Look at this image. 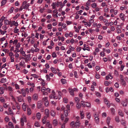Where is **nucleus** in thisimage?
Here are the masks:
<instances>
[{
  "label": "nucleus",
  "mask_w": 128,
  "mask_h": 128,
  "mask_svg": "<svg viewBox=\"0 0 128 128\" xmlns=\"http://www.w3.org/2000/svg\"><path fill=\"white\" fill-rule=\"evenodd\" d=\"M12 24L16 27L18 25V24L17 22H16L15 21H13L12 22Z\"/></svg>",
  "instance_id": "obj_36"
},
{
  "label": "nucleus",
  "mask_w": 128,
  "mask_h": 128,
  "mask_svg": "<svg viewBox=\"0 0 128 128\" xmlns=\"http://www.w3.org/2000/svg\"><path fill=\"white\" fill-rule=\"evenodd\" d=\"M49 97L50 98H54L57 99V97L56 96L55 92L54 90L52 91V94L49 96Z\"/></svg>",
  "instance_id": "obj_6"
},
{
  "label": "nucleus",
  "mask_w": 128,
  "mask_h": 128,
  "mask_svg": "<svg viewBox=\"0 0 128 128\" xmlns=\"http://www.w3.org/2000/svg\"><path fill=\"white\" fill-rule=\"evenodd\" d=\"M30 6L29 3H28L26 1H25L23 2L22 6L24 9H27Z\"/></svg>",
  "instance_id": "obj_2"
},
{
  "label": "nucleus",
  "mask_w": 128,
  "mask_h": 128,
  "mask_svg": "<svg viewBox=\"0 0 128 128\" xmlns=\"http://www.w3.org/2000/svg\"><path fill=\"white\" fill-rule=\"evenodd\" d=\"M74 100L76 102V103H79L80 102V99L79 98L77 97H75Z\"/></svg>",
  "instance_id": "obj_39"
},
{
  "label": "nucleus",
  "mask_w": 128,
  "mask_h": 128,
  "mask_svg": "<svg viewBox=\"0 0 128 128\" xmlns=\"http://www.w3.org/2000/svg\"><path fill=\"white\" fill-rule=\"evenodd\" d=\"M97 79H99L100 78V76L98 74H96L95 75Z\"/></svg>",
  "instance_id": "obj_62"
},
{
  "label": "nucleus",
  "mask_w": 128,
  "mask_h": 128,
  "mask_svg": "<svg viewBox=\"0 0 128 128\" xmlns=\"http://www.w3.org/2000/svg\"><path fill=\"white\" fill-rule=\"evenodd\" d=\"M7 89L9 91L10 95L13 94L14 91L12 87L10 86H8V87Z\"/></svg>",
  "instance_id": "obj_7"
},
{
  "label": "nucleus",
  "mask_w": 128,
  "mask_h": 128,
  "mask_svg": "<svg viewBox=\"0 0 128 128\" xmlns=\"http://www.w3.org/2000/svg\"><path fill=\"white\" fill-rule=\"evenodd\" d=\"M58 121L57 120L54 119L53 120L52 124L54 126H57L58 124Z\"/></svg>",
  "instance_id": "obj_10"
},
{
  "label": "nucleus",
  "mask_w": 128,
  "mask_h": 128,
  "mask_svg": "<svg viewBox=\"0 0 128 128\" xmlns=\"http://www.w3.org/2000/svg\"><path fill=\"white\" fill-rule=\"evenodd\" d=\"M81 105L79 104V103H77V104H76V107L78 109H79L81 107Z\"/></svg>",
  "instance_id": "obj_52"
},
{
  "label": "nucleus",
  "mask_w": 128,
  "mask_h": 128,
  "mask_svg": "<svg viewBox=\"0 0 128 128\" xmlns=\"http://www.w3.org/2000/svg\"><path fill=\"white\" fill-rule=\"evenodd\" d=\"M26 117L24 114H23L22 117L20 118V122H21V125L23 126L24 125V122H26Z\"/></svg>",
  "instance_id": "obj_3"
},
{
  "label": "nucleus",
  "mask_w": 128,
  "mask_h": 128,
  "mask_svg": "<svg viewBox=\"0 0 128 128\" xmlns=\"http://www.w3.org/2000/svg\"><path fill=\"white\" fill-rule=\"evenodd\" d=\"M36 116L38 120H40L41 117V114L40 112H38L36 114Z\"/></svg>",
  "instance_id": "obj_16"
},
{
  "label": "nucleus",
  "mask_w": 128,
  "mask_h": 128,
  "mask_svg": "<svg viewBox=\"0 0 128 128\" xmlns=\"http://www.w3.org/2000/svg\"><path fill=\"white\" fill-rule=\"evenodd\" d=\"M31 111L30 108H27V114L28 115H30L31 114Z\"/></svg>",
  "instance_id": "obj_31"
},
{
  "label": "nucleus",
  "mask_w": 128,
  "mask_h": 128,
  "mask_svg": "<svg viewBox=\"0 0 128 128\" xmlns=\"http://www.w3.org/2000/svg\"><path fill=\"white\" fill-rule=\"evenodd\" d=\"M7 0H2L1 2V6H2L5 4Z\"/></svg>",
  "instance_id": "obj_34"
},
{
  "label": "nucleus",
  "mask_w": 128,
  "mask_h": 128,
  "mask_svg": "<svg viewBox=\"0 0 128 128\" xmlns=\"http://www.w3.org/2000/svg\"><path fill=\"white\" fill-rule=\"evenodd\" d=\"M110 110L112 114V115H114L115 112L114 108H111Z\"/></svg>",
  "instance_id": "obj_37"
},
{
  "label": "nucleus",
  "mask_w": 128,
  "mask_h": 128,
  "mask_svg": "<svg viewBox=\"0 0 128 128\" xmlns=\"http://www.w3.org/2000/svg\"><path fill=\"white\" fill-rule=\"evenodd\" d=\"M45 124H46V126H48L49 128H52V125L50 124L49 121H47Z\"/></svg>",
  "instance_id": "obj_12"
},
{
  "label": "nucleus",
  "mask_w": 128,
  "mask_h": 128,
  "mask_svg": "<svg viewBox=\"0 0 128 128\" xmlns=\"http://www.w3.org/2000/svg\"><path fill=\"white\" fill-rule=\"evenodd\" d=\"M56 2H53L52 6V9H55L56 8Z\"/></svg>",
  "instance_id": "obj_43"
},
{
  "label": "nucleus",
  "mask_w": 128,
  "mask_h": 128,
  "mask_svg": "<svg viewBox=\"0 0 128 128\" xmlns=\"http://www.w3.org/2000/svg\"><path fill=\"white\" fill-rule=\"evenodd\" d=\"M115 119L116 122L118 123L120 122L119 118L118 116H116L115 117Z\"/></svg>",
  "instance_id": "obj_29"
},
{
  "label": "nucleus",
  "mask_w": 128,
  "mask_h": 128,
  "mask_svg": "<svg viewBox=\"0 0 128 128\" xmlns=\"http://www.w3.org/2000/svg\"><path fill=\"white\" fill-rule=\"evenodd\" d=\"M95 94L97 96L99 97H100L101 96L99 92H95Z\"/></svg>",
  "instance_id": "obj_55"
},
{
  "label": "nucleus",
  "mask_w": 128,
  "mask_h": 128,
  "mask_svg": "<svg viewBox=\"0 0 128 128\" xmlns=\"http://www.w3.org/2000/svg\"><path fill=\"white\" fill-rule=\"evenodd\" d=\"M104 84L106 86H108L109 85L110 82L107 81H105L104 82Z\"/></svg>",
  "instance_id": "obj_64"
},
{
  "label": "nucleus",
  "mask_w": 128,
  "mask_h": 128,
  "mask_svg": "<svg viewBox=\"0 0 128 128\" xmlns=\"http://www.w3.org/2000/svg\"><path fill=\"white\" fill-rule=\"evenodd\" d=\"M91 6L92 8H95L97 6V5L96 3H93L92 4Z\"/></svg>",
  "instance_id": "obj_42"
},
{
  "label": "nucleus",
  "mask_w": 128,
  "mask_h": 128,
  "mask_svg": "<svg viewBox=\"0 0 128 128\" xmlns=\"http://www.w3.org/2000/svg\"><path fill=\"white\" fill-rule=\"evenodd\" d=\"M0 100L2 102H5V100L2 97H0Z\"/></svg>",
  "instance_id": "obj_41"
},
{
  "label": "nucleus",
  "mask_w": 128,
  "mask_h": 128,
  "mask_svg": "<svg viewBox=\"0 0 128 128\" xmlns=\"http://www.w3.org/2000/svg\"><path fill=\"white\" fill-rule=\"evenodd\" d=\"M34 126L36 127H38L40 126V125L38 122L37 121H36L35 122Z\"/></svg>",
  "instance_id": "obj_35"
},
{
  "label": "nucleus",
  "mask_w": 128,
  "mask_h": 128,
  "mask_svg": "<svg viewBox=\"0 0 128 128\" xmlns=\"http://www.w3.org/2000/svg\"><path fill=\"white\" fill-rule=\"evenodd\" d=\"M94 120L97 124H98L99 122V119L98 117H95L94 118Z\"/></svg>",
  "instance_id": "obj_24"
},
{
  "label": "nucleus",
  "mask_w": 128,
  "mask_h": 128,
  "mask_svg": "<svg viewBox=\"0 0 128 128\" xmlns=\"http://www.w3.org/2000/svg\"><path fill=\"white\" fill-rule=\"evenodd\" d=\"M22 54V55L24 57L26 56V54L25 53V52L24 51H22L20 52Z\"/></svg>",
  "instance_id": "obj_60"
},
{
  "label": "nucleus",
  "mask_w": 128,
  "mask_h": 128,
  "mask_svg": "<svg viewBox=\"0 0 128 128\" xmlns=\"http://www.w3.org/2000/svg\"><path fill=\"white\" fill-rule=\"evenodd\" d=\"M80 125V121L78 120H77L75 123V125L74 126L76 128H79Z\"/></svg>",
  "instance_id": "obj_8"
},
{
  "label": "nucleus",
  "mask_w": 128,
  "mask_h": 128,
  "mask_svg": "<svg viewBox=\"0 0 128 128\" xmlns=\"http://www.w3.org/2000/svg\"><path fill=\"white\" fill-rule=\"evenodd\" d=\"M111 120V118L110 117H108L106 119V122L108 126L110 123V122Z\"/></svg>",
  "instance_id": "obj_30"
},
{
  "label": "nucleus",
  "mask_w": 128,
  "mask_h": 128,
  "mask_svg": "<svg viewBox=\"0 0 128 128\" xmlns=\"http://www.w3.org/2000/svg\"><path fill=\"white\" fill-rule=\"evenodd\" d=\"M20 14H17L16 16L14 17V19H17L20 16Z\"/></svg>",
  "instance_id": "obj_61"
},
{
  "label": "nucleus",
  "mask_w": 128,
  "mask_h": 128,
  "mask_svg": "<svg viewBox=\"0 0 128 128\" xmlns=\"http://www.w3.org/2000/svg\"><path fill=\"white\" fill-rule=\"evenodd\" d=\"M6 31H2V30H0V33H1V34L4 35L6 32Z\"/></svg>",
  "instance_id": "obj_50"
},
{
  "label": "nucleus",
  "mask_w": 128,
  "mask_h": 128,
  "mask_svg": "<svg viewBox=\"0 0 128 128\" xmlns=\"http://www.w3.org/2000/svg\"><path fill=\"white\" fill-rule=\"evenodd\" d=\"M28 85L31 86L32 87H34V84L33 83H30V82H28Z\"/></svg>",
  "instance_id": "obj_47"
},
{
  "label": "nucleus",
  "mask_w": 128,
  "mask_h": 128,
  "mask_svg": "<svg viewBox=\"0 0 128 128\" xmlns=\"http://www.w3.org/2000/svg\"><path fill=\"white\" fill-rule=\"evenodd\" d=\"M124 14L122 13L120 14V18L123 21L124 20Z\"/></svg>",
  "instance_id": "obj_28"
},
{
  "label": "nucleus",
  "mask_w": 128,
  "mask_h": 128,
  "mask_svg": "<svg viewBox=\"0 0 128 128\" xmlns=\"http://www.w3.org/2000/svg\"><path fill=\"white\" fill-rule=\"evenodd\" d=\"M5 17L4 16H2V17L0 19V22L2 23V22L5 19Z\"/></svg>",
  "instance_id": "obj_57"
},
{
  "label": "nucleus",
  "mask_w": 128,
  "mask_h": 128,
  "mask_svg": "<svg viewBox=\"0 0 128 128\" xmlns=\"http://www.w3.org/2000/svg\"><path fill=\"white\" fill-rule=\"evenodd\" d=\"M121 83L122 85L124 86H125L126 85V82L124 80H121Z\"/></svg>",
  "instance_id": "obj_38"
},
{
  "label": "nucleus",
  "mask_w": 128,
  "mask_h": 128,
  "mask_svg": "<svg viewBox=\"0 0 128 128\" xmlns=\"http://www.w3.org/2000/svg\"><path fill=\"white\" fill-rule=\"evenodd\" d=\"M120 78L121 80H124V76L120 74Z\"/></svg>",
  "instance_id": "obj_59"
},
{
  "label": "nucleus",
  "mask_w": 128,
  "mask_h": 128,
  "mask_svg": "<svg viewBox=\"0 0 128 128\" xmlns=\"http://www.w3.org/2000/svg\"><path fill=\"white\" fill-rule=\"evenodd\" d=\"M95 101L98 104H99L100 103V101L99 99L97 98L96 99Z\"/></svg>",
  "instance_id": "obj_63"
},
{
  "label": "nucleus",
  "mask_w": 128,
  "mask_h": 128,
  "mask_svg": "<svg viewBox=\"0 0 128 128\" xmlns=\"http://www.w3.org/2000/svg\"><path fill=\"white\" fill-rule=\"evenodd\" d=\"M60 81L62 82V83L63 84H66V80L64 78H62L61 79Z\"/></svg>",
  "instance_id": "obj_32"
},
{
  "label": "nucleus",
  "mask_w": 128,
  "mask_h": 128,
  "mask_svg": "<svg viewBox=\"0 0 128 128\" xmlns=\"http://www.w3.org/2000/svg\"><path fill=\"white\" fill-rule=\"evenodd\" d=\"M41 90L43 95L47 94L48 92L49 93L50 92V90L49 88H47L46 89L44 87H42L41 89Z\"/></svg>",
  "instance_id": "obj_1"
},
{
  "label": "nucleus",
  "mask_w": 128,
  "mask_h": 128,
  "mask_svg": "<svg viewBox=\"0 0 128 128\" xmlns=\"http://www.w3.org/2000/svg\"><path fill=\"white\" fill-rule=\"evenodd\" d=\"M48 117H47L46 116H44L42 119V122L43 124H45L46 121V120L47 119V118Z\"/></svg>",
  "instance_id": "obj_18"
},
{
  "label": "nucleus",
  "mask_w": 128,
  "mask_h": 128,
  "mask_svg": "<svg viewBox=\"0 0 128 128\" xmlns=\"http://www.w3.org/2000/svg\"><path fill=\"white\" fill-rule=\"evenodd\" d=\"M113 78V77L110 74H108L107 76H106V79L108 80V79H112Z\"/></svg>",
  "instance_id": "obj_20"
},
{
  "label": "nucleus",
  "mask_w": 128,
  "mask_h": 128,
  "mask_svg": "<svg viewBox=\"0 0 128 128\" xmlns=\"http://www.w3.org/2000/svg\"><path fill=\"white\" fill-rule=\"evenodd\" d=\"M4 89L3 87L0 88V96H1L4 93Z\"/></svg>",
  "instance_id": "obj_17"
},
{
  "label": "nucleus",
  "mask_w": 128,
  "mask_h": 128,
  "mask_svg": "<svg viewBox=\"0 0 128 128\" xmlns=\"http://www.w3.org/2000/svg\"><path fill=\"white\" fill-rule=\"evenodd\" d=\"M66 109L64 110V114L66 116H68V111L70 110V106L69 105H67L66 106Z\"/></svg>",
  "instance_id": "obj_5"
},
{
  "label": "nucleus",
  "mask_w": 128,
  "mask_h": 128,
  "mask_svg": "<svg viewBox=\"0 0 128 128\" xmlns=\"http://www.w3.org/2000/svg\"><path fill=\"white\" fill-rule=\"evenodd\" d=\"M26 104L25 103L23 104L22 105V108L24 111L26 110Z\"/></svg>",
  "instance_id": "obj_33"
},
{
  "label": "nucleus",
  "mask_w": 128,
  "mask_h": 128,
  "mask_svg": "<svg viewBox=\"0 0 128 128\" xmlns=\"http://www.w3.org/2000/svg\"><path fill=\"white\" fill-rule=\"evenodd\" d=\"M74 91L72 89H69L70 92V94L72 96L74 95Z\"/></svg>",
  "instance_id": "obj_40"
},
{
  "label": "nucleus",
  "mask_w": 128,
  "mask_h": 128,
  "mask_svg": "<svg viewBox=\"0 0 128 128\" xmlns=\"http://www.w3.org/2000/svg\"><path fill=\"white\" fill-rule=\"evenodd\" d=\"M50 114L52 116L54 117L56 114V112L52 110L50 112Z\"/></svg>",
  "instance_id": "obj_27"
},
{
  "label": "nucleus",
  "mask_w": 128,
  "mask_h": 128,
  "mask_svg": "<svg viewBox=\"0 0 128 128\" xmlns=\"http://www.w3.org/2000/svg\"><path fill=\"white\" fill-rule=\"evenodd\" d=\"M10 24V22L8 20H5L4 21V24L5 25L9 24Z\"/></svg>",
  "instance_id": "obj_45"
},
{
  "label": "nucleus",
  "mask_w": 128,
  "mask_h": 128,
  "mask_svg": "<svg viewBox=\"0 0 128 128\" xmlns=\"http://www.w3.org/2000/svg\"><path fill=\"white\" fill-rule=\"evenodd\" d=\"M62 95L61 92H58V98H57V99H58V100H60V97Z\"/></svg>",
  "instance_id": "obj_49"
},
{
  "label": "nucleus",
  "mask_w": 128,
  "mask_h": 128,
  "mask_svg": "<svg viewBox=\"0 0 128 128\" xmlns=\"http://www.w3.org/2000/svg\"><path fill=\"white\" fill-rule=\"evenodd\" d=\"M127 102H128V99H126L124 101H122L121 102V104L123 106H126L127 105Z\"/></svg>",
  "instance_id": "obj_9"
},
{
  "label": "nucleus",
  "mask_w": 128,
  "mask_h": 128,
  "mask_svg": "<svg viewBox=\"0 0 128 128\" xmlns=\"http://www.w3.org/2000/svg\"><path fill=\"white\" fill-rule=\"evenodd\" d=\"M52 56L53 58H56V52H53L52 54Z\"/></svg>",
  "instance_id": "obj_54"
},
{
  "label": "nucleus",
  "mask_w": 128,
  "mask_h": 128,
  "mask_svg": "<svg viewBox=\"0 0 128 128\" xmlns=\"http://www.w3.org/2000/svg\"><path fill=\"white\" fill-rule=\"evenodd\" d=\"M50 69L52 71L53 73L55 74H56V73L57 72L55 68L52 67L50 68Z\"/></svg>",
  "instance_id": "obj_22"
},
{
  "label": "nucleus",
  "mask_w": 128,
  "mask_h": 128,
  "mask_svg": "<svg viewBox=\"0 0 128 128\" xmlns=\"http://www.w3.org/2000/svg\"><path fill=\"white\" fill-rule=\"evenodd\" d=\"M47 28L48 30L51 29L52 28V25L50 24H48L47 26Z\"/></svg>",
  "instance_id": "obj_51"
},
{
  "label": "nucleus",
  "mask_w": 128,
  "mask_h": 128,
  "mask_svg": "<svg viewBox=\"0 0 128 128\" xmlns=\"http://www.w3.org/2000/svg\"><path fill=\"white\" fill-rule=\"evenodd\" d=\"M18 100L19 102H22V100L23 99L22 98V96H20L17 97Z\"/></svg>",
  "instance_id": "obj_25"
},
{
  "label": "nucleus",
  "mask_w": 128,
  "mask_h": 128,
  "mask_svg": "<svg viewBox=\"0 0 128 128\" xmlns=\"http://www.w3.org/2000/svg\"><path fill=\"white\" fill-rule=\"evenodd\" d=\"M80 118L81 119H83L84 117V113L83 111L81 110L80 112Z\"/></svg>",
  "instance_id": "obj_13"
},
{
  "label": "nucleus",
  "mask_w": 128,
  "mask_h": 128,
  "mask_svg": "<svg viewBox=\"0 0 128 128\" xmlns=\"http://www.w3.org/2000/svg\"><path fill=\"white\" fill-rule=\"evenodd\" d=\"M21 91L23 96L25 97L26 96V92L24 89V88H22L21 90Z\"/></svg>",
  "instance_id": "obj_26"
},
{
  "label": "nucleus",
  "mask_w": 128,
  "mask_h": 128,
  "mask_svg": "<svg viewBox=\"0 0 128 128\" xmlns=\"http://www.w3.org/2000/svg\"><path fill=\"white\" fill-rule=\"evenodd\" d=\"M95 16V15H92L90 18V22L91 23H92L94 22V20H93V19L94 18Z\"/></svg>",
  "instance_id": "obj_23"
},
{
  "label": "nucleus",
  "mask_w": 128,
  "mask_h": 128,
  "mask_svg": "<svg viewBox=\"0 0 128 128\" xmlns=\"http://www.w3.org/2000/svg\"><path fill=\"white\" fill-rule=\"evenodd\" d=\"M14 32L15 33H17L19 32V30L18 29H17L16 27L14 28Z\"/></svg>",
  "instance_id": "obj_44"
},
{
  "label": "nucleus",
  "mask_w": 128,
  "mask_h": 128,
  "mask_svg": "<svg viewBox=\"0 0 128 128\" xmlns=\"http://www.w3.org/2000/svg\"><path fill=\"white\" fill-rule=\"evenodd\" d=\"M42 102L41 101H38V103L37 108H40L42 106Z\"/></svg>",
  "instance_id": "obj_11"
},
{
  "label": "nucleus",
  "mask_w": 128,
  "mask_h": 128,
  "mask_svg": "<svg viewBox=\"0 0 128 128\" xmlns=\"http://www.w3.org/2000/svg\"><path fill=\"white\" fill-rule=\"evenodd\" d=\"M121 123L122 125L125 126L126 124V122L123 120H121Z\"/></svg>",
  "instance_id": "obj_53"
},
{
  "label": "nucleus",
  "mask_w": 128,
  "mask_h": 128,
  "mask_svg": "<svg viewBox=\"0 0 128 128\" xmlns=\"http://www.w3.org/2000/svg\"><path fill=\"white\" fill-rule=\"evenodd\" d=\"M118 114L121 117H123L124 116V113L121 110H119L118 111Z\"/></svg>",
  "instance_id": "obj_14"
},
{
  "label": "nucleus",
  "mask_w": 128,
  "mask_h": 128,
  "mask_svg": "<svg viewBox=\"0 0 128 128\" xmlns=\"http://www.w3.org/2000/svg\"><path fill=\"white\" fill-rule=\"evenodd\" d=\"M20 44L19 43H18L17 45L16 46V48L18 49V48L20 47Z\"/></svg>",
  "instance_id": "obj_58"
},
{
  "label": "nucleus",
  "mask_w": 128,
  "mask_h": 128,
  "mask_svg": "<svg viewBox=\"0 0 128 128\" xmlns=\"http://www.w3.org/2000/svg\"><path fill=\"white\" fill-rule=\"evenodd\" d=\"M14 8L13 7H12L10 10L8 11V12L10 14L12 13L13 12V11L14 9Z\"/></svg>",
  "instance_id": "obj_46"
},
{
  "label": "nucleus",
  "mask_w": 128,
  "mask_h": 128,
  "mask_svg": "<svg viewBox=\"0 0 128 128\" xmlns=\"http://www.w3.org/2000/svg\"><path fill=\"white\" fill-rule=\"evenodd\" d=\"M45 115H46V116L47 117H48L49 113V110L48 109H46L45 110Z\"/></svg>",
  "instance_id": "obj_19"
},
{
  "label": "nucleus",
  "mask_w": 128,
  "mask_h": 128,
  "mask_svg": "<svg viewBox=\"0 0 128 128\" xmlns=\"http://www.w3.org/2000/svg\"><path fill=\"white\" fill-rule=\"evenodd\" d=\"M8 125L10 128H14L13 124L12 122H9Z\"/></svg>",
  "instance_id": "obj_15"
},
{
  "label": "nucleus",
  "mask_w": 128,
  "mask_h": 128,
  "mask_svg": "<svg viewBox=\"0 0 128 128\" xmlns=\"http://www.w3.org/2000/svg\"><path fill=\"white\" fill-rule=\"evenodd\" d=\"M86 104V102L83 101H81V105L83 106H85Z\"/></svg>",
  "instance_id": "obj_56"
},
{
  "label": "nucleus",
  "mask_w": 128,
  "mask_h": 128,
  "mask_svg": "<svg viewBox=\"0 0 128 128\" xmlns=\"http://www.w3.org/2000/svg\"><path fill=\"white\" fill-rule=\"evenodd\" d=\"M47 99V97H44L43 98L42 100V102H44L46 106H48L49 104L48 101Z\"/></svg>",
  "instance_id": "obj_4"
},
{
  "label": "nucleus",
  "mask_w": 128,
  "mask_h": 128,
  "mask_svg": "<svg viewBox=\"0 0 128 128\" xmlns=\"http://www.w3.org/2000/svg\"><path fill=\"white\" fill-rule=\"evenodd\" d=\"M38 96V94H35L33 95L32 98L34 100H37Z\"/></svg>",
  "instance_id": "obj_21"
},
{
  "label": "nucleus",
  "mask_w": 128,
  "mask_h": 128,
  "mask_svg": "<svg viewBox=\"0 0 128 128\" xmlns=\"http://www.w3.org/2000/svg\"><path fill=\"white\" fill-rule=\"evenodd\" d=\"M86 115L88 119H89L90 118V114L88 112H87L86 114Z\"/></svg>",
  "instance_id": "obj_48"
}]
</instances>
